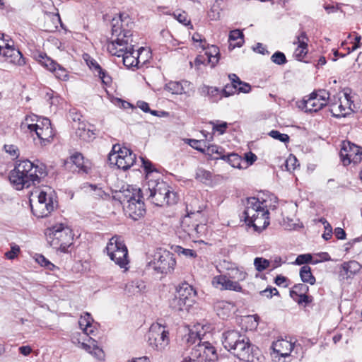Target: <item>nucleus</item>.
<instances>
[{"instance_id":"1","label":"nucleus","mask_w":362,"mask_h":362,"mask_svg":"<svg viewBox=\"0 0 362 362\" xmlns=\"http://www.w3.org/2000/svg\"><path fill=\"white\" fill-rule=\"evenodd\" d=\"M141 166L146 173V182L143 194L156 206L171 204L176 202V195L170 190L168 185L161 180L160 173L147 158L140 157Z\"/></svg>"},{"instance_id":"2","label":"nucleus","mask_w":362,"mask_h":362,"mask_svg":"<svg viewBox=\"0 0 362 362\" xmlns=\"http://www.w3.org/2000/svg\"><path fill=\"white\" fill-rule=\"evenodd\" d=\"M45 172L42 166L35 165L28 160H21L10 172L9 180L17 190L28 188L32 185L40 183Z\"/></svg>"},{"instance_id":"3","label":"nucleus","mask_w":362,"mask_h":362,"mask_svg":"<svg viewBox=\"0 0 362 362\" xmlns=\"http://www.w3.org/2000/svg\"><path fill=\"white\" fill-rule=\"evenodd\" d=\"M78 324L86 336H81V334L78 337L74 336L72 339L73 343L95 359L103 361L105 356L104 351L96 340L89 337L95 329V325L90 315L87 313L82 315L78 320Z\"/></svg>"},{"instance_id":"4","label":"nucleus","mask_w":362,"mask_h":362,"mask_svg":"<svg viewBox=\"0 0 362 362\" xmlns=\"http://www.w3.org/2000/svg\"><path fill=\"white\" fill-rule=\"evenodd\" d=\"M243 212L244 219L248 226L261 232L269 225V213L265 200L252 197L247 199Z\"/></svg>"},{"instance_id":"5","label":"nucleus","mask_w":362,"mask_h":362,"mask_svg":"<svg viewBox=\"0 0 362 362\" xmlns=\"http://www.w3.org/2000/svg\"><path fill=\"white\" fill-rule=\"evenodd\" d=\"M119 199L127 214L134 220H137L145 213L142 201L141 190L134 185L123 187L119 193Z\"/></svg>"},{"instance_id":"6","label":"nucleus","mask_w":362,"mask_h":362,"mask_svg":"<svg viewBox=\"0 0 362 362\" xmlns=\"http://www.w3.org/2000/svg\"><path fill=\"white\" fill-rule=\"evenodd\" d=\"M207 218L200 207L197 211L188 212L181 221V228L194 242L206 235Z\"/></svg>"},{"instance_id":"7","label":"nucleus","mask_w":362,"mask_h":362,"mask_svg":"<svg viewBox=\"0 0 362 362\" xmlns=\"http://www.w3.org/2000/svg\"><path fill=\"white\" fill-rule=\"evenodd\" d=\"M48 244L57 251L66 252L72 245L74 235L71 229L64 223H57L45 230Z\"/></svg>"},{"instance_id":"8","label":"nucleus","mask_w":362,"mask_h":362,"mask_svg":"<svg viewBox=\"0 0 362 362\" xmlns=\"http://www.w3.org/2000/svg\"><path fill=\"white\" fill-rule=\"evenodd\" d=\"M32 193L30 199L31 209L37 218L49 216L56 208L57 201L55 193L51 188H46L38 192Z\"/></svg>"},{"instance_id":"9","label":"nucleus","mask_w":362,"mask_h":362,"mask_svg":"<svg viewBox=\"0 0 362 362\" xmlns=\"http://www.w3.org/2000/svg\"><path fill=\"white\" fill-rule=\"evenodd\" d=\"M197 291L189 284H182L177 289V294L170 300V306L179 313H188L196 303Z\"/></svg>"},{"instance_id":"10","label":"nucleus","mask_w":362,"mask_h":362,"mask_svg":"<svg viewBox=\"0 0 362 362\" xmlns=\"http://www.w3.org/2000/svg\"><path fill=\"white\" fill-rule=\"evenodd\" d=\"M148 346L154 351L163 352L170 344L169 331L166 326L159 322L153 323L147 334Z\"/></svg>"},{"instance_id":"11","label":"nucleus","mask_w":362,"mask_h":362,"mask_svg":"<svg viewBox=\"0 0 362 362\" xmlns=\"http://www.w3.org/2000/svg\"><path fill=\"white\" fill-rule=\"evenodd\" d=\"M176 265L173 254L167 250H158L154 255L148 258L147 267L159 274L171 273Z\"/></svg>"},{"instance_id":"12","label":"nucleus","mask_w":362,"mask_h":362,"mask_svg":"<svg viewBox=\"0 0 362 362\" xmlns=\"http://www.w3.org/2000/svg\"><path fill=\"white\" fill-rule=\"evenodd\" d=\"M107 256L121 268L127 269L129 264L128 250L122 239L119 236H113L105 247Z\"/></svg>"},{"instance_id":"13","label":"nucleus","mask_w":362,"mask_h":362,"mask_svg":"<svg viewBox=\"0 0 362 362\" xmlns=\"http://www.w3.org/2000/svg\"><path fill=\"white\" fill-rule=\"evenodd\" d=\"M110 165L126 170L130 168L136 161V155L128 148L115 144L108 156Z\"/></svg>"},{"instance_id":"14","label":"nucleus","mask_w":362,"mask_h":362,"mask_svg":"<svg viewBox=\"0 0 362 362\" xmlns=\"http://www.w3.org/2000/svg\"><path fill=\"white\" fill-rule=\"evenodd\" d=\"M0 57L10 64L23 66L25 64V59L21 52L13 47V42L5 37L4 35L0 33Z\"/></svg>"},{"instance_id":"15","label":"nucleus","mask_w":362,"mask_h":362,"mask_svg":"<svg viewBox=\"0 0 362 362\" xmlns=\"http://www.w3.org/2000/svg\"><path fill=\"white\" fill-rule=\"evenodd\" d=\"M132 42V37L128 34L118 36L112 34L110 39L107 42V50L110 54L120 57L121 55L125 54L126 52L132 49L134 47Z\"/></svg>"},{"instance_id":"16","label":"nucleus","mask_w":362,"mask_h":362,"mask_svg":"<svg viewBox=\"0 0 362 362\" xmlns=\"http://www.w3.org/2000/svg\"><path fill=\"white\" fill-rule=\"evenodd\" d=\"M298 346L295 341L287 339H278L271 346V356L275 362H286V358L291 356L292 351Z\"/></svg>"},{"instance_id":"17","label":"nucleus","mask_w":362,"mask_h":362,"mask_svg":"<svg viewBox=\"0 0 362 362\" xmlns=\"http://www.w3.org/2000/svg\"><path fill=\"white\" fill-rule=\"evenodd\" d=\"M328 99L329 93L324 90H320L305 98L300 103L299 107L305 112H317L327 104Z\"/></svg>"},{"instance_id":"18","label":"nucleus","mask_w":362,"mask_h":362,"mask_svg":"<svg viewBox=\"0 0 362 362\" xmlns=\"http://www.w3.org/2000/svg\"><path fill=\"white\" fill-rule=\"evenodd\" d=\"M30 134L34 140H35V135L41 146H46L51 143L54 134L50 120L46 117H41Z\"/></svg>"},{"instance_id":"19","label":"nucleus","mask_w":362,"mask_h":362,"mask_svg":"<svg viewBox=\"0 0 362 362\" xmlns=\"http://www.w3.org/2000/svg\"><path fill=\"white\" fill-rule=\"evenodd\" d=\"M355 110L356 107L351 100V97L346 92L343 93L338 100L330 105V111L335 117H346L354 112Z\"/></svg>"},{"instance_id":"20","label":"nucleus","mask_w":362,"mask_h":362,"mask_svg":"<svg viewBox=\"0 0 362 362\" xmlns=\"http://www.w3.org/2000/svg\"><path fill=\"white\" fill-rule=\"evenodd\" d=\"M340 157L344 165L357 164L362 160V148L348 141H344L340 150Z\"/></svg>"},{"instance_id":"21","label":"nucleus","mask_w":362,"mask_h":362,"mask_svg":"<svg viewBox=\"0 0 362 362\" xmlns=\"http://www.w3.org/2000/svg\"><path fill=\"white\" fill-rule=\"evenodd\" d=\"M361 269L362 265L356 260L343 262L337 266L339 281L343 284H350Z\"/></svg>"},{"instance_id":"22","label":"nucleus","mask_w":362,"mask_h":362,"mask_svg":"<svg viewBox=\"0 0 362 362\" xmlns=\"http://www.w3.org/2000/svg\"><path fill=\"white\" fill-rule=\"evenodd\" d=\"M112 35H119L125 34L132 37L134 22L126 13H119L114 16L111 21Z\"/></svg>"},{"instance_id":"23","label":"nucleus","mask_w":362,"mask_h":362,"mask_svg":"<svg viewBox=\"0 0 362 362\" xmlns=\"http://www.w3.org/2000/svg\"><path fill=\"white\" fill-rule=\"evenodd\" d=\"M192 350L193 356L197 358L199 362H215L218 359L215 347L208 341L199 342Z\"/></svg>"},{"instance_id":"24","label":"nucleus","mask_w":362,"mask_h":362,"mask_svg":"<svg viewBox=\"0 0 362 362\" xmlns=\"http://www.w3.org/2000/svg\"><path fill=\"white\" fill-rule=\"evenodd\" d=\"M232 350L240 360L247 362H258L259 361V358L252 354L253 346L250 344L249 339L245 337H241Z\"/></svg>"},{"instance_id":"25","label":"nucleus","mask_w":362,"mask_h":362,"mask_svg":"<svg viewBox=\"0 0 362 362\" xmlns=\"http://www.w3.org/2000/svg\"><path fill=\"white\" fill-rule=\"evenodd\" d=\"M211 285L214 288L221 291L241 292L243 290L241 285L230 279L226 272L214 276L211 279Z\"/></svg>"},{"instance_id":"26","label":"nucleus","mask_w":362,"mask_h":362,"mask_svg":"<svg viewBox=\"0 0 362 362\" xmlns=\"http://www.w3.org/2000/svg\"><path fill=\"white\" fill-rule=\"evenodd\" d=\"M165 90L175 95H185L191 97L194 93L193 84L188 81H170L165 86Z\"/></svg>"},{"instance_id":"27","label":"nucleus","mask_w":362,"mask_h":362,"mask_svg":"<svg viewBox=\"0 0 362 362\" xmlns=\"http://www.w3.org/2000/svg\"><path fill=\"white\" fill-rule=\"evenodd\" d=\"M309 38L304 31L298 34L293 42L296 46L293 57L298 61H303L308 52Z\"/></svg>"},{"instance_id":"28","label":"nucleus","mask_w":362,"mask_h":362,"mask_svg":"<svg viewBox=\"0 0 362 362\" xmlns=\"http://www.w3.org/2000/svg\"><path fill=\"white\" fill-rule=\"evenodd\" d=\"M83 59L89 69L98 76L105 85H110L112 83V78L107 72L103 69L100 64L88 54H83Z\"/></svg>"},{"instance_id":"29","label":"nucleus","mask_w":362,"mask_h":362,"mask_svg":"<svg viewBox=\"0 0 362 362\" xmlns=\"http://www.w3.org/2000/svg\"><path fill=\"white\" fill-rule=\"evenodd\" d=\"M224 268L228 277L233 282L240 284L241 281H245L247 277V273L243 267H238L236 264L230 262H223Z\"/></svg>"},{"instance_id":"30","label":"nucleus","mask_w":362,"mask_h":362,"mask_svg":"<svg viewBox=\"0 0 362 362\" xmlns=\"http://www.w3.org/2000/svg\"><path fill=\"white\" fill-rule=\"evenodd\" d=\"M214 310L220 317L226 319L236 311V308L233 303L221 300L215 303Z\"/></svg>"},{"instance_id":"31","label":"nucleus","mask_w":362,"mask_h":362,"mask_svg":"<svg viewBox=\"0 0 362 362\" xmlns=\"http://www.w3.org/2000/svg\"><path fill=\"white\" fill-rule=\"evenodd\" d=\"M241 337L242 336L238 331L228 330L223 334L222 344L226 349L231 351Z\"/></svg>"},{"instance_id":"32","label":"nucleus","mask_w":362,"mask_h":362,"mask_svg":"<svg viewBox=\"0 0 362 362\" xmlns=\"http://www.w3.org/2000/svg\"><path fill=\"white\" fill-rule=\"evenodd\" d=\"M33 57L36 62L50 72L57 67V62L42 52H36Z\"/></svg>"},{"instance_id":"33","label":"nucleus","mask_w":362,"mask_h":362,"mask_svg":"<svg viewBox=\"0 0 362 362\" xmlns=\"http://www.w3.org/2000/svg\"><path fill=\"white\" fill-rule=\"evenodd\" d=\"M228 49L232 50L235 47H240L243 43V34L240 30H234L230 31L228 37Z\"/></svg>"},{"instance_id":"34","label":"nucleus","mask_w":362,"mask_h":362,"mask_svg":"<svg viewBox=\"0 0 362 362\" xmlns=\"http://www.w3.org/2000/svg\"><path fill=\"white\" fill-rule=\"evenodd\" d=\"M40 119L41 117L35 115H28L25 116L21 124V130L25 133L30 134Z\"/></svg>"},{"instance_id":"35","label":"nucleus","mask_w":362,"mask_h":362,"mask_svg":"<svg viewBox=\"0 0 362 362\" xmlns=\"http://www.w3.org/2000/svg\"><path fill=\"white\" fill-rule=\"evenodd\" d=\"M121 57H122L124 65L127 68H139V57L136 56V51H134V47H132V50L126 52L125 54L121 55Z\"/></svg>"},{"instance_id":"36","label":"nucleus","mask_w":362,"mask_h":362,"mask_svg":"<svg viewBox=\"0 0 362 362\" xmlns=\"http://www.w3.org/2000/svg\"><path fill=\"white\" fill-rule=\"evenodd\" d=\"M81 117V115L74 109L70 110L69 112V117L75 122H78V129L76 134L79 137L85 140L86 134H89L90 130L86 131L85 129L86 124L84 123L80 122Z\"/></svg>"},{"instance_id":"37","label":"nucleus","mask_w":362,"mask_h":362,"mask_svg":"<svg viewBox=\"0 0 362 362\" xmlns=\"http://www.w3.org/2000/svg\"><path fill=\"white\" fill-rule=\"evenodd\" d=\"M81 188L85 192L90 194L95 198L103 199L107 196L102 187L97 185L84 183Z\"/></svg>"},{"instance_id":"38","label":"nucleus","mask_w":362,"mask_h":362,"mask_svg":"<svg viewBox=\"0 0 362 362\" xmlns=\"http://www.w3.org/2000/svg\"><path fill=\"white\" fill-rule=\"evenodd\" d=\"M71 162L78 168L79 170L88 173L90 169V163L88 160L85 161L81 153L74 154L71 157Z\"/></svg>"},{"instance_id":"39","label":"nucleus","mask_w":362,"mask_h":362,"mask_svg":"<svg viewBox=\"0 0 362 362\" xmlns=\"http://www.w3.org/2000/svg\"><path fill=\"white\" fill-rule=\"evenodd\" d=\"M205 54L208 57V63L211 64L212 66H214L219 60V48L216 45H207L204 49Z\"/></svg>"},{"instance_id":"40","label":"nucleus","mask_w":362,"mask_h":362,"mask_svg":"<svg viewBox=\"0 0 362 362\" xmlns=\"http://www.w3.org/2000/svg\"><path fill=\"white\" fill-rule=\"evenodd\" d=\"M221 159L226 160L234 168L244 169L243 160L240 156L236 153H230L227 156L223 155L221 156Z\"/></svg>"},{"instance_id":"41","label":"nucleus","mask_w":362,"mask_h":362,"mask_svg":"<svg viewBox=\"0 0 362 362\" xmlns=\"http://www.w3.org/2000/svg\"><path fill=\"white\" fill-rule=\"evenodd\" d=\"M145 288L146 285L144 281L136 280L126 284L125 291L129 294L135 295L141 293Z\"/></svg>"},{"instance_id":"42","label":"nucleus","mask_w":362,"mask_h":362,"mask_svg":"<svg viewBox=\"0 0 362 362\" xmlns=\"http://www.w3.org/2000/svg\"><path fill=\"white\" fill-rule=\"evenodd\" d=\"M195 179L206 185H209L212 183V174L207 170L199 168L196 170Z\"/></svg>"},{"instance_id":"43","label":"nucleus","mask_w":362,"mask_h":362,"mask_svg":"<svg viewBox=\"0 0 362 362\" xmlns=\"http://www.w3.org/2000/svg\"><path fill=\"white\" fill-rule=\"evenodd\" d=\"M300 277L303 282L314 285L315 284V277L313 275L311 268L308 265L303 266L300 269Z\"/></svg>"},{"instance_id":"44","label":"nucleus","mask_w":362,"mask_h":362,"mask_svg":"<svg viewBox=\"0 0 362 362\" xmlns=\"http://www.w3.org/2000/svg\"><path fill=\"white\" fill-rule=\"evenodd\" d=\"M202 329L200 323H197L194 325L192 327H188V334L186 336V341L189 344L195 343L198 339V335L200 334L199 331Z\"/></svg>"},{"instance_id":"45","label":"nucleus","mask_w":362,"mask_h":362,"mask_svg":"<svg viewBox=\"0 0 362 362\" xmlns=\"http://www.w3.org/2000/svg\"><path fill=\"white\" fill-rule=\"evenodd\" d=\"M35 261L41 267L49 271H54L57 269V267L47 259L44 255L41 254H35L33 256Z\"/></svg>"},{"instance_id":"46","label":"nucleus","mask_w":362,"mask_h":362,"mask_svg":"<svg viewBox=\"0 0 362 362\" xmlns=\"http://www.w3.org/2000/svg\"><path fill=\"white\" fill-rule=\"evenodd\" d=\"M228 77L233 78V79L235 78V81L234 82L236 83L235 84L237 86L238 94L240 93H247L250 91L251 86H250V84L240 81V79L237 75L231 74L228 76Z\"/></svg>"},{"instance_id":"47","label":"nucleus","mask_w":362,"mask_h":362,"mask_svg":"<svg viewBox=\"0 0 362 362\" xmlns=\"http://www.w3.org/2000/svg\"><path fill=\"white\" fill-rule=\"evenodd\" d=\"M173 251L180 256H183L186 258H195L197 257V252L191 249L184 248L180 245H175L173 247Z\"/></svg>"},{"instance_id":"48","label":"nucleus","mask_w":362,"mask_h":362,"mask_svg":"<svg viewBox=\"0 0 362 362\" xmlns=\"http://www.w3.org/2000/svg\"><path fill=\"white\" fill-rule=\"evenodd\" d=\"M192 40L196 49H201L202 50H204L207 45H209L205 37L198 33L193 34Z\"/></svg>"},{"instance_id":"49","label":"nucleus","mask_w":362,"mask_h":362,"mask_svg":"<svg viewBox=\"0 0 362 362\" xmlns=\"http://www.w3.org/2000/svg\"><path fill=\"white\" fill-rule=\"evenodd\" d=\"M253 264L255 269L259 272L266 270L271 266L270 261L263 257H255Z\"/></svg>"},{"instance_id":"50","label":"nucleus","mask_w":362,"mask_h":362,"mask_svg":"<svg viewBox=\"0 0 362 362\" xmlns=\"http://www.w3.org/2000/svg\"><path fill=\"white\" fill-rule=\"evenodd\" d=\"M202 92L206 93L213 101H217L221 98V91L215 87L205 86L202 88Z\"/></svg>"},{"instance_id":"51","label":"nucleus","mask_w":362,"mask_h":362,"mask_svg":"<svg viewBox=\"0 0 362 362\" xmlns=\"http://www.w3.org/2000/svg\"><path fill=\"white\" fill-rule=\"evenodd\" d=\"M136 56H138L139 59V68L142 65L145 64L148 59L150 58V52L148 49L144 47H140L138 50L136 51Z\"/></svg>"},{"instance_id":"52","label":"nucleus","mask_w":362,"mask_h":362,"mask_svg":"<svg viewBox=\"0 0 362 362\" xmlns=\"http://www.w3.org/2000/svg\"><path fill=\"white\" fill-rule=\"evenodd\" d=\"M284 165L286 170L290 173L294 171L300 165L296 157L292 154H290L286 158Z\"/></svg>"},{"instance_id":"53","label":"nucleus","mask_w":362,"mask_h":362,"mask_svg":"<svg viewBox=\"0 0 362 362\" xmlns=\"http://www.w3.org/2000/svg\"><path fill=\"white\" fill-rule=\"evenodd\" d=\"M202 329H200L198 339L199 342H202L203 341H208L210 337H211V327L209 325H203L201 324Z\"/></svg>"},{"instance_id":"54","label":"nucleus","mask_w":362,"mask_h":362,"mask_svg":"<svg viewBox=\"0 0 362 362\" xmlns=\"http://www.w3.org/2000/svg\"><path fill=\"white\" fill-rule=\"evenodd\" d=\"M51 72L53 73L55 77L59 80L66 81L69 78L68 71L58 63L57 67H56L54 70L51 71Z\"/></svg>"},{"instance_id":"55","label":"nucleus","mask_w":362,"mask_h":362,"mask_svg":"<svg viewBox=\"0 0 362 362\" xmlns=\"http://www.w3.org/2000/svg\"><path fill=\"white\" fill-rule=\"evenodd\" d=\"M283 226L286 230H296L298 228H301V227H303V225L301 223H300V221L298 220H297V219L293 220L292 218L287 217L286 218H284Z\"/></svg>"},{"instance_id":"56","label":"nucleus","mask_w":362,"mask_h":362,"mask_svg":"<svg viewBox=\"0 0 362 362\" xmlns=\"http://www.w3.org/2000/svg\"><path fill=\"white\" fill-rule=\"evenodd\" d=\"M187 144L193 148L201 151L206 152V142L204 141L196 140V139H187Z\"/></svg>"},{"instance_id":"57","label":"nucleus","mask_w":362,"mask_h":362,"mask_svg":"<svg viewBox=\"0 0 362 362\" xmlns=\"http://www.w3.org/2000/svg\"><path fill=\"white\" fill-rule=\"evenodd\" d=\"M229 78L231 81V84H227L222 90L223 94L226 97L234 95V94H238L237 86L235 84L236 83L234 82V81H235V78L234 79L233 78Z\"/></svg>"},{"instance_id":"58","label":"nucleus","mask_w":362,"mask_h":362,"mask_svg":"<svg viewBox=\"0 0 362 362\" xmlns=\"http://www.w3.org/2000/svg\"><path fill=\"white\" fill-rule=\"evenodd\" d=\"M269 136L272 138L279 140L283 143H288L289 141V136L286 134H282L277 130H272L269 132Z\"/></svg>"},{"instance_id":"59","label":"nucleus","mask_w":362,"mask_h":362,"mask_svg":"<svg viewBox=\"0 0 362 362\" xmlns=\"http://www.w3.org/2000/svg\"><path fill=\"white\" fill-rule=\"evenodd\" d=\"M320 222L324 225L325 231L322 234V238L325 240H329L332 236V228L331 225L324 218L320 219Z\"/></svg>"},{"instance_id":"60","label":"nucleus","mask_w":362,"mask_h":362,"mask_svg":"<svg viewBox=\"0 0 362 362\" xmlns=\"http://www.w3.org/2000/svg\"><path fill=\"white\" fill-rule=\"evenodd\" d=\"M213 127L212 129L214 132H216L218 134H223L226 129L228 128V123L226 122H216L212 123Z\"/></svg>"},{"instance_id":"61","label":"nucleus","mask_w":362,"mask_h":362,"mask_svg":"<svg viewBox=\"0 0 362 362\" xmlns=\"http://www.w3.org/2000/svg\"><path fill=\"white\" fill-rule=\"evenodd\" d=\"M272 62L281 65L286 62V56L283 52H276L271 57Z\"/></svg>"},{"instance_id":"62","label":"nucleus","mask_w":362,"mask_h":362,"mask_svg":"<svg viewBox=\"0 0 362 362\" xmlns=\"http://www.w3.org/2000/svg\"><path fill=\"white\" fill-rule=\"evenodd\" d=\"M312 262V255L310 254H303L298 255L293 264L297 265H302Z\"/></svg>"},{"instance_id":"63","label":"nucleus","mask_w":362,"mask_h":362,"mask_svg":"<svg viewBox=\"0 0 362 362\" xmlns=\"http://www.w3.org/2000/svg\"><path fill=\"white\" fill-rule=\"evenodd\" d=\"M4 148L13 158H17L19 156V150L17 146L12 144L4 145Z\"/></svg>"},{"instance_id":"64","label":"nucleus","mask_w":362,"mask_h":362,"mask_svg":"<svg viewBox=\"0 0 362 362\" xmlns=\"http://www.w3.org/2000/svg\"><path fill=\"white\" fill-rule=\"evenodd\" d=\"M308 291V286L303 284H298L294 286L291 293L296 294L298 296L302 294H305Z\"/></svg>"}]
</instances>
